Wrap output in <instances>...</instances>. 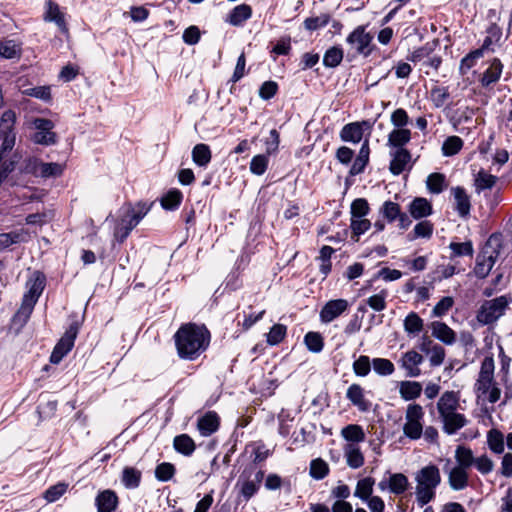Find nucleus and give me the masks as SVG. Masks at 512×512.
Returning <instances> with one entry per match:
<instances>
[{
    "label": "nucleus",
    "instance_id": "f257e3e1",
    "mask_svg": "<svg viewBox=\"0 0 512 512\" xmlns=\"http://www.w3.org/2000/svg\"><path fill=\"white\" fill-rule=\"evenodd\" d=\"M174 338L179 357L194 360L207 349L210 333L203 325L187 323L178 329Z\"/></svg>",
    "mask_w": 512,
    "mask_h": 512
},
{
    "label": "nucleus",
    "instance_id": "f03ea898",
    "mask_svg": "<svg viewBox=\"0 0 512 512\" xmlns=\"http://www.w3.org/2000/svg\"><path fill=\"white\" fill-rule=\"evenodd\" d=\"M495 361L493 356H486L482 362L474 389L477 397H485L490 403H496L501 396V389L494 377Z\"/></svg>",
    "mask_w": 512,
    "mask_h": 512
},
{
    "label": "nucleus",
    "instance_id": "7ed1b4c3",
    "mask_svg": "<svg viewBox=\"0 0 512 512\" xmlns=\"http://www.w3.org/2000/svg\"><path fill=\"white\" fill-rule=\"evenodd\" d=\"M415 495L418 504L422 507L432 501L435 497V490L441 482L439 468L435 465H428L420 469L415 475Z\"/></svg>",
    "mask_w": 512,
    "mask_h": 512
},
{
    "label": "nucleus",
    "instance_id": "20e7f679",
    "mask_svg": "<svg viewBox=\"0 0 512 512\" xmlns=\"http://www.w3.org/2000/svg\"><path fill=\"white\" fill-rule=\"evenodd\" d=\"M45 286V278L40 273H35L34 278H31L27 282L28 291L24 294L22 304L15 314V319L26 322L30 317L33 308L42 294Z\"/></svg>",
    "mask_w": 512,
    "mask_h": 512
},
{
    "label": "nucleus",
    "instance_id": "39448f33",
    "mask_svg": "<svg viewBox=\"0 0 512 512\" xmlns=\"http://www.w3.org/2000/svg\"><path fill=\"white\" fill-rule=\"evenodd\" d=\"M510 302L511 298L506 295L484 301L476 315L478 322L483 325H489L496 322L504 315Z\"/></svg>",
    "mask_w": 512,
    "mask_h": 512
},
{
    "label": "nucleus",
    "instance_id": "423d86ee",
    "mask_svg": "<svg viewBox=\"0 0 512 512\" xmlns=\"http://www.w3.org/2000/svg\"><path fill=\"white\" fill-rule=\"evenodd\" d=\"M15 121L16 113L13 110L3 112L0 120V162L6 160L7 152H10L15 145Z\"/></svg>",
    "mask_w": 512,
    "mask_h": 512
},
{
    "label": "nucleus",
    "instance_id": "0eeeda50",
    "mask_svg": "<svg viewBox=\"0 0 512 512\" xmlns=\"http://www.w3.org/2000/svg\"><path fill=\"white\" fill-rule=\"evenodd\" d=\"M424 418V410L419 404H409L405 413V423L403 425V433L411 440L419 439L423 434L422 420Z\"/></svg>",
    "mask_w": 512,
    "mask_h": 512
},
{
    "label": "nucleus",
    "instance_id": "6e6552de",
    "mask_svg": "<svg viewBox=\"0 0 512 512\" xmlns=\"http://www.w3.org/2000/svg\"><path fill=\"white\" fill-rule=\"evenodd\" d=\"M78 331V322H73L53 349V352L50 356V361L53 364H58L63 359V357L72 349Z\"/></svg>",
    "mask_w": 512,
    "mask_h": 512
},
{
    "label": "nucleus",
    "instance_id": "1a4fd4ad",
    "mask_svg": "<svg viewBox=\"0 0 512 512\" xmlns=\"http://www.w3.org/2000/svg\"><path fill=\"white\" fill-rule=\"evenodd\" d=\"M151 205L139 202L135 206L128 204L121 209V215L118 223L134 229L139 222L150 211Z\"/></svg>",
    "mask_w": 512,
    "mask_h": 512
},
{
    "label": "nucleus",
    "instance_id": "9d476101",
    "mask_svg": "<svg viewBox=\"0 0 512 512\" xmlns=\"http://www.w3.org/2000/svg\"><path fill=\"white\" fill-rule=\"evenodd\" d=\"M373 40V35L366 32L364 26H358L354 31L347 37V42L355 46L357 53L364 56H368L372 49L370 44Z\"/></svg>",
    "mask_w": 512,
    "mask_h": 512
},
{
    "label": "nucleus",
    "instance_id": "9b49d317",
    "mask_svg": "<svg viewBox=\"0 0 512 512\" xmlns=\"http://www.w3.org/2000/svg\"><path fill=\"white\" fill-rule=\"evenodd\" d=\"M349 307L346 299L329 300L320 311L322 323H330L343 314Z\"/></svg>",
    "mask_w": 512,
    "mask_h": 512
},
{
    "label": "nucleus",
    "instance_id": "f8f14e48",
    "mask_svg": "<svg viewBox=\"0 0 512 512\" xmlns=\"http://www.w3.org/2000/svg\"><path fill=\"white\" fill-rule=\"evenodd\" d=\"M432 336L441 341L445 345H453L456 342V333L446 323L441 321H433L430 324Z\"/></svg>",
    "mask_w": 512,
    "mask_h": 512
},
{
    "label": "nucleus",
    "instance_id": "ddd939ff",
    "mask_svg": "<svg viewBox=\"0 0 512 512\" xmlns=\"http://www.w3.org/2000/svg\"><path fill=\"white\" fill-rule=\"evenodd\" d=\"M400 362L402 368L407 371V376L418 377L420 375L421 370L418 366L423 362V357L418 352L414 350L406 352Z\"/></svg>",
    "mask_w": 512,
    "mask_h": 512
},
{
    "label": "nucleus",
    "instance_id": "4468645a",
    "mask_svg": "<svg viewBox=\"0 0 512 512\" xmlns=\"http://www.w3.org/2000/svg\"><path fill=\"white\" fill-rule=\"evenodd\" d=\"M458 406L459 397L454 391L444 392L437 402V410L440 417L456 412Z\"/></svg>",
    "mask_w": 512,
    "mask_h": 512
},
{
    "label": "nucleus",
    "instance_id": "2eb2a0df",
    "mask_svg": "<svg viewBox=\"0 0 512 512\" xmlns=\"http://www.w3.org/2000/svg\"><path fill=\"white\" fill-rule=\"evenodd\" d=\"M43 19L46 22H54L62 32L68 31L64 14L60 11L59 5L52 0L46 2Z\"/></svg>",
    "mask_w": 512,
    "mask_h": 512
},
{
    "label": "nucleus",
    "instance_id": "dca6fc26",
    "mask_svg": "<svg viewBox=\"0 0 512 512\" xmlns=\"http://www.w3.org/2000/svg\"><path fill=\"white\" fill-rule=\"evenodd\" d=\"M443 423V431L448 435L455 434L458 430L467 425L468 420L465 415L453 412L440 417Z\"/></svg>",
    "mask_w": 512,
    "mask_h": 512
},
{
    "label": "nucleus",
    "instance_id": "f3484780",
    "mask_svg": "<svg viewBox=\"0 0 512 512\" xmlns=\"http://www.w3.org/2000/svg\"><path fill=\"white\" fill-rule=\"evenodd\" d=\"M364 125H368V122L346 124L340 132L341 139L345 142L359 143L363 136Z\"/></svg>",
    "mask_w": 512,
    "mask_h": 512
},
{
    "label": "nucleus",
    "instance_id": "a211bd4d",
    "mask_svg": "<svg viewBox=\"0 0 512 512\" xmlns=\"http://www.w3.org/2000/svg\"><path fill=\"white\" fill-rule=\"evenodd\" d=\"M452 194L455 200V209L461 217H466L470 213V197L462 187L452 188Z\"/></svg>",
    "mask_w": 512,
    "mask_h": 512
},
{
    "label": "nucleus",
    "instance_id": "6ab92c4d",
    "mask_svg": "<svg viewBox=\"0 0 512 512\" xmlns=\"http://www.w3.org/2000/svg\"><path fill=\"white\" fill-rule=\"evenodd\" d=\"M432 212V205L426 198H415L409 205V213L416 220L427 217Z\"/></svg>",
    "mask_w": 512,
    "mask_h": 512
},
{
    "label": "nucleus",
    "instance_id": "aec40b11",
    "mask_svg": "<svg viewBox=\"0 0 512 512\" xmlns=\"http://www.w3.org/2000/svg\"><path fill=\"white\" fill-rule=\"evenodd\" d=\"M346 397L360 411H367L370 407V403L364 397V390L359 384H352L347 389Z\"/></svg>",
    "mask_w": 512,
    "mask_h": 512
},
{
    "label": "nucleus",
    "instance_id": "412c9836",
    "mask_svg": "<svg viewBox=\"0 0 512 512\" xmlns=\"http://www.w3.org/2000/svg\"><path fill=\"white\" fill-rule=\"evenodd\" d=\"M466 470L467 469L457 466L450 470L448 482L453 490H463L468 486V473Z\"/></svg>",
    "mask_w": 512,
    "mask_h": 512
},
{
    "label": "nucleus",
    "instance_id": "4be33fe9",
    "mask_svg": "<svg viewBox=\"0 0 512 512\" xmlns=\"http://www.w3.org/2000/svg\"><path fill=\"white\" fill-rule=\"evenodd\" d=\"M198 430L201 435L209 436L219 427V418L215 412H208L197 423Z\"/></svg>",
    "mask_w": 512,
    "mask_h": 512
},
{
    "label": "nucleus",
    "instance_id": "5701e85b",
    "mask_svg": "<svg viewBox=\"0 0 512 512\" xmlns=\"http://www.w3.org/2000/svg\"><path fill=\"white\" fill-rule=\"evenodd\" d=\"M118 503L116 494L111 490L101 492L96 498L98 512H113Z\"/></svg>",
    "mask_w": 512,
    "mask_h": 512
},
{
    "label": "nucleus",
    "instance_id": "b1692460",
    "mask_svg": "<svg viewBox=\"0 0 512 512\" xmlns=\"http://www.w3.org/2000/svg\"><path fill=\"white\" fill-rule=\"evenodd\" d=\"M410 160L411 154L409 153L408 150L403 148L396 150L390 162L389 169L391 173L394 175L401 174Z\"/></svg>",
    "mask_w": 512,
    "mask_h": 512
},
{
    "label": "nucleus",
    "instance_id": "393cba45",
    "mask_svg": "<svg viewBox=\"0 0 512 512\" xmlns=\"http://www.w3.org/2000/svg\"><path fill=\"white\" fill-rule=\"evenodd\" d=\"M503 65L501 61L497 58L493 59L490 66L483 73L481 78V84L484 87H488L491 84L497 82L502 74Z\"/></svg>",
    "mask_w": 512,
    "mask_h": 512
},
{
    "label": "nucleus",
    "instance_id": "a878e982",
    "mask_svg": "<svg viewBox=\"0 0 512 512\" xmlns=\"http://www.w3.org/2000/svg\"><path fill=\"white\" fill-rule=\"evenodd\" d=\"M344 454L350 468L357 469L364 464V456L360 451V448L354 443L345 445Z\"/></svg>",
    "mask_w": 512,
    "mask_h": 512
},
{
    "label": "nucleus",
    "instance_id": "bb28decb",
    "mask_svg": "<svg viewBox=\"0 0 512 512\" xmlns=\"http://www.w3.org/2000/svg\"><path fill=\"white\" fill-rule=\"evenodd\" d=\"M422 385L416 381H402L399 384V393L406 400H414L421 395Z\"/></svg>",
    "mask_w": 512,
    "mask_h": 512
},
{
    "label": "nucleus",
    "instance_id": "cd10ccee",
    "mask_svg": "<svg viewBox=\"0 0 512 512\" xmlns=\"http://www.w3.org/2000/svg\"><path fill=\"white\" fill-rule=\"evenodd\" d=\"M211 158V150L206 144H197L192 149L193 162L200 167H206L210 163Z\"/></svg>",
    "mask_w": 512,
    "mask_h": 512
},
{
    "label": "nucleus",
    "instance_id": "c85d7f7f",
    "mask_svg": "<svg viewBox=\"0 0 512 512\" xmlns=\"http://www.w3.org/2000/svg\"><path fill=\"white\" fill-rule=\"evenodd\" d=\"M369 145H368V141L366 140L359 153H358V156L357 158L355 159V161L353 162L351 168H350V174L352 176H355V175H358L360 173H362L365 169V166L367 165L368 161H369Z\"/></svg>",
    "mask_w": 512,
    "mask_h": 512
},
{
    "label": "nucleus",
    "instance_id": "c756f323",
    "mask_svg": "<svg viewBox=\"0 0 512 512\" xmlns=\"http://www.w3.org/2000/svg\"><path fill=\"white\" fill-rule=\"evenodd\" d=\"M34 173L42 176V177H55L59 176L63 172L62 165L58 163H43L34 161Z\"/></svg>",
    "mask_w": 512,
    "mask_h": 512
},
{
    "label": "nucleus",
    "instance_id": "7c9ffc66",
    "mask_svg": "<svg viewBox=\"0 0 512 512\" xmlns=\"http://www.w3.org/2000/svg\"><path fill=\"white\" fill-rule=\"evenodd\" d=\"M173 446L177 452L185 456H190L196 448L194 440L187 434L176 436L173 441Z\"/></svg>",
    "mask_w": 512,
    "mask_h": 512
},
{
    "label": "nucleus",
    "instance_id": "2f4dec72",
    "mask_svg": "<svg viewBox=\"0 0 512 512\" xmlns=\"http://www.w3.org/2000/svg\"><path fill=\"white\" fill-rule=\"evenodd\" d=\"M487 445L492 452L502 454L505 450L503 433L498 429L489 430L487 433Z\"/></svg>",
    "mask_w": 512,
    "mask_h": 512
},
{
    "label": "nucleus",
    "instance_id": "473e14b6",
    "mask_svg": "<svg viewBox=\"0 0 512 512\" xmlns=\"http://www.w3.org/2000/svg\"><path fill=\"white\" fill-rule=\"evenodd\" d=\"M388 486L391 493L403 494L409 487L408 478L402 473H395L389 477Z\"/></svg>",
    "mask_w": 512,
    "mask_h": 512
},
{
    "label": "nucleus",
    "instance_id": "72a5a7b5",
    "mask_svg": "<svg viewBox=\"0 0 512 512\" xmlns=\"http://www.w3.org/2000/svg\"><path fill=\"white\" fill-rule=\"evenodd\" d=\"M251 7L246 4L236 6L228 17V22L234 26L240 25L242 22L251 17Z\"/></svg>",
    "mask_w": 512,
    "mask_h": 512
},
{
    "label": "nucleus",
    "instance_id": "f704fd0d",
    "mask_svg": "<svg viewBox=\"0 0 512 512\" xmlns=\"http://www.w3.org/2000/svg\"><path fill=\"white\" fill-rule=\"evenodd\" d=\"M455 459L458 464L457 467H462L464 469L470 468L475 461L472 450L465 446H458L456 448Z\"/></svg>",
    "mask_w": 512,
    "mask_h": 512
},
{
    "label": "nucleus",
    "instance_id": "c9c22d12",
    "mask_svg": "<svg viewBox=\"0 0 512 512\" xmlns=\"http://www.w3.org/2000/svg\"><path fill=\"white\" fill-rule=\"evenodd\" d=\"M341 435L345 440L349 442L359 443L365 440L364 430L360 425L357 424H350L345 426L341 430Z\"/></svg>",
    "mask_w": 512,
    "mask_h": 512
},
{
    "label": "nucleus",
    "instance_id": "e433bc0d",
    "mask_svg": "<svg viewBox=\"0 0 512 512\" xmlns=\"http://www.w3.org/2000/svg\"><path fill=\"white\" fill-rule=\"evenodd\" d=\"M374 483L375 481L371 477L359 480L356 485L354 496L366 501L372 495Z\"/></svg>",
    "mask_w": 512,
    "mask_h": 512
},
{
    "label": "nucleus",
    "instance_id": "4c0bfd02",
    "mask_svg": "<svg viewBox=\"0 0 512 512\" xmlns=\"http://www.w3.org/2000/svg\"><path fill=\"white\" fill-rule=\"evenodd\" d=\"M21 54L20 45L14 40H4L0 42V56L6 59L19 58Z\"/></svg>",
    "mask_w": 512,
    "mask_h": 512
},
{
    "label": "nucleus",
    "instance_id": "58836bf2",
    "mask_svg": "<svg viewBox=\"0 0 512 512\" xmlns=\"http://www.w3.org/2000/svg\"><path fill=\"white\" fill-rule=\"evenodd\" d=\"M423 320L415 313H409L404 319V329L409 334H418L423 330Z\"/></svg>",
    "mask_w": 512,
    "mask_h": 512
},
{
    "label": "nucleus",
    "instance_id": "ea45409f",
    "mask_svg": "<svg viewBox=\"0 0 512 512\" xmlns=\"http://www.w3.org/2000/svg\"><path fill=\"white\" fill-rule=\"evenodd\" d=\"M141 472L132 467L124 468L122 472V482L125 487L133 489L140 484Z\"/></svg>",
    "mask_w": 512,
    "mask_h": 512
},
{
    "label": "nucleus",
    "instance_id": "a19ab883",
    "mask_svg": "<svg viewBox=\"0 0 512 512\" xmlns=\"http://www.w3.org/2000/svg\"><path fill=\"white\" fill-rule=\"evenodd\" d=\"M463 147V140L458 136H449L442 145V153L444 156H453L457 154Z\"/></svg>",
    "mask_w": 512,
    "mask_h": 512
},
{
    "label": "nucleus",
    "instance_id": "79ce46f5",
    "mask_svg": "<svg viewBox=\"0 0 512 512\" xmlns=\"http://www.w3.org/2000/svg\"><path fill=\"white\" fill-rule=\"evenodd\" d=\"M182 200V193L177 190L173 189L170 190L165 196L161 199V205L166 210H173L177 208Z\"/></svg>",
    "mask_w": 512,
    "mask_h": 512
},
{
    "label": "nucleus",
    "instance_id": "37998d69",
    "mask_svg": "<svg viewBox=\"0 0 512 512\" xmlns=\"http://www.w3.org/2000/svg\"><path fill=\"white\" fill-rule=\"evenodd\" d=\"M410 140V131L407 129H395L388 137V143L394 147H402Z\"/></svg>",
    "mask_w": 512,
    "mask_h": 512
},
{
    "label": "nucleus",
    "instance_id": "c03bdc74",
    "mask_svg": "<svg viewBox=\"0 0 512 512\" xmlns=\"http://www.w3.org/2000/svg\"><path fill=\"white\" fill-rule=\"evenodd\" d=\"M434 226L428 221L424 220L416 224L413 230V235H409V239L413 240L416 238H430L433 233Z\"/></svg>",
    "mask_w": 512,
    "mask_h": 512
},
{
    "label": "nucleus",
    "instance_id": "a18cd8bd",
    "mask_svg": "<svg viewBox=\"0 0 512 512\" xmlns=\"http://www.w3.org/2000/svg\"><path fill=\"white\" fill-rule=\"evenodd\" d=\"M426 184L430 192L439 194L445 188V176L441 173H432L428 176Z\"/></svg>",
    "mask_w": 512,
    "mask_h": 512
},
{
    "label": "nucleus",
    "instance_id": "49530a36",
    "mask_svg": "<svg viewBox=\"0 0 512 512\" xmlns=\"http://www.w3.org/2000/svg\"><path fill=\"white\" fill-rule=\"evenodd\" d=\"M328 473L329 467L324 460L320 458L312 460L310 464V475L314 479L321 480L326 477Z\"/></svg>",
    "mask_w": 512,
    "mask_h": 512
},
{
    "label": "nucleus",
    "instance_id": "de8ad7c7",
    "mask_svg": "<svg viewBox=\"0 0 512 512\" xmlns=\"http://www.w3.org/2000/svg\"><path fill=\"white\" fill-rule=\"evenodd\" d=\"M374 371L381 376L391 375L394 370V364L385 358H374L372 361Z\"/></svg>",
    "mask_w": 512,
    "mask_h": 512
},
{
    "label": "nucleus",
    "instance_id": "09e8293b",
    "mask_svg": "<svg viewBox=\"0 0 512 512\" xmlns=\"http://www.w3.org/2000/svg\"><path fill=\"white\" fill-rule=\"evenodd\" d=\"M343 59V51L338 47L328 49L323 57V63L327 67H336Z\"/></svg>",
    "mask_w": 512,
    "mask_h": 512
},
{
    "label": "nucleus",
    "instance_id": "8fccbe9b",
    "mask_svg": "<svg viewBox=\"0 0 512 512\" xmlns=\"http://www.w3.org/2000/svg\"><path fill=\"white\" fill-rule=\"evenodd\" d=\"M496 177L481 170L475 179V186L477 191L484 189H491L496 183Z\"/></svg>",
    "mask_w": 512,
    "mask_h": 512
},
{
    "label": "nucleus",
    "instance_id": "3c124183",
    "mask_svg": "<svg viewBox=\"0 0 512 512\" xmlns=\"http://www.w3.org/2000/svg\"><path fill=\"white\" fill-rule=\"evenodd\" d=\"M26 233L24 232H9L0 234V249L9 247L11 244L19 243L25 240Z\"/></svg>",
    "mask_w": 512,
    "mask_h": 512
},
{
    "label": "nucleus",
    "instance_id": "603ef678",
    "mask_svg": "<svg viewBox=\"0 0 512 512\" xmlns=\"http://www.w3.org/2000/svg\"><path fill=\"white\" fill-rule=\"evenodd\" d=\"M304 341L307 348L314 353H318L323 349V338L317 332H308L305 335Z\"/></svg>",
    "mask_w": 512,
    "mask_h": 512
},
{
    "label": "nucleus",
    "instance_id": "864d4df0",
    "mask_svg": "<svg viewBox=\"0 0 512 512\" xmlns=\"http://www.w3.org/2000/svg\"><path fill=\"white\" fill-rule=\"evenodd\" d=\"M68 489V484L64 482L57 483L51 487H49L45 493L44 498L48 502H55L57 501Z\"/></svg>",
    "mask_w": 512,
    "mask_h": 512
},
{
    "label": "nucleus",
    "instance_id": "5fc2aeb1",
    "mask_svg": "<svg viewBox=\"0 0 512 512\" xmlns=\"http://www.w3.org/2000/svg\"><path fill=\"white\" fill-rule=\"evenodd\" d=\"M371 370V362L368 356L361 355L353 363V371L357 376H367Z\"/></svg>",
    "mask_w": 512,
    "mask_h": 512
},
{
    "label": "nucleus",
    "instance_id": "6e6d98bb",
    "mask_svg": "<svg viewBox=\"0 0 512 512\" xmlns=\"http://www.w3.org/2000/svg\"><path fill=\"white\" fill-rule=\"evenodd\" d=\"M268 166V157L266 155H256L250 163V171L255 175H262Z\"/></svg>",
    "mask_w": 512,
    "mask_h": 512
},
{
    "label": "nucleus",
    "instance_id": "4d7b16f0",
    "mask_svg": "<svg viewBox=\"0 0 512 512\" xmlns=\"http://www.w3.org/2000/svg\"><path fill=\"white\" fill-rule=\"evenodd\" d=\"M494 263L495 261L492 256L483 258L482 261L478 260L474 268L475 275L479 278H485L491 271Z\"/></svg>",
    "mask_w": 512,
    "mask_h": 512
},
{
    "label": "nucleus",
    "instance_id": "13d9d810",
    "mask_svg": "<svg viewBox=\"0 0 512 512\" xmlns=\"http://www.w3.org/2000/svg\"><path fill=\"white\" fill-rule=\"evenodd\" d=\"M286 335V327L281 324H275L267 335V342L270 345L279 344Z\"/></svg>",
    "mask_w": 512,
    "mask_h": 512
},
{
    "label": "nucleus",
    "instance_id": "bf43d9fd",
    "mask_svg": "<svg viewBox=\"0 0 512 512\" xmlns=\"http://www.w3.org/2000/svg\"><path fill=\"white\" fill-rule=\"evenodd\" d=\"M369 205L366 199L358 198L351 204L352 218H362L368 214Z\"/></svg>",
    "mask_w": 512,
    "mask_h": 512
},
{
    "label": "nucleus",
    "instance_id": "052dcab7",
    "mask_svg": "<svg viewBox=\"0 0 512 512\" xmlns=\"http://www.w3.org/2000/svg\"><path fill=\"white\" fill-rule=\"evenodd\" d=\"M387 292L382 290L380 293L370 296L367 304L375 311H383L386 308Z\"/></svg>",
    "mask_w": 512,
    "mask_h": 512
},
{
    "label": "nucleus",
    "instance_id": "680f3d73",
    "mask_svg": "<svg viewBox=\"0 0 512 512\" xmlns=\"http://www.w3.org/2000/svg\"><path fill=\"white\" fill-rule=\"evenodd\" d=\"M175 473V468L171 463H161L155 469V476L160 481L170 480Z\"/></svg>",
    "mask_w": 512,
    "mask_h": 512
},
{
    "label": "nucleus",
    "instance_id": "e2e57ef3",
    "mask_svg": "<svg viewBox=\"0 0 512 512\" xmlns=\"http://www.w3.org/2000/svg\"><path fill=\"white\" fill-rule=\"evenodd\" d=\"M384 217L389 221L392 222L395 219H397L398 216H400V206L392 201H386L384 202L382 209H381Z\"/></svg>",
    "mask_w": 512,
    "mask_h": 512
},
{
    "label": "nucleus",
    "instance_id": "0e129e2a",
    "mask_svg": "<svg viewBox=\"0 0 512 512\" xmlns=\"http://www.w3.org/2000/svg\"><path fill=\"white\" fill-rule=\"evenodd\" d=\"M449 248L452 250L454 256H472L474 251L470 241L463 243L452 242Z\"/></svg>",
    "mask_w": 512,
    "mask_h": 512
},
{
    "label": "nucleus",
    "instance_id": "69168bd1",
    "mask_svg": "<svg viewBox=\"0 0 512 512\" xmlns=\"http://www.w3.org/2000/svg\"><path fill=\"white\" fill-rule=\"evenodd\" d=\"M430 356L429 358V361H430V364L431 366H440L443 362H444V359H445V349L439 345V344H436L435 346H432L431 349H429V354Z\"/></svg>",
    "mask_w": 512,
    "mask_h": 512
},
{
    "label": "nucleus",
    "instance_id": "338daca9",
    "mask_svg": "<svg viewBox=\"0 0 512 512\" xmlns=\"http://www.w3.org/2000/svg\"><path fill=\"white\" fill-rule=\"evenodd\" d=\"M482 56L481 50H476L466 55L460 64L461 74H466L476 63V60Z\"/></svg>",
    "mask_w": 512,
    "mask_h": 512
},
{
    "label": "nucleus",
    "instance_id": "774afa93",
    "mask_svg": "<svg viewBox=\"0 0 512 512\" xmlns=\"http://www.w3.org/2000/svg\"><path fill=\"white\" fill-rule=\"evenodd\" d=\"M431 98L436 107H442L449 98L448 88L434 87L431 90Z\"/></svg>",
    "mask_w": 512,
    "mask_h": 512
}]
</instances>
